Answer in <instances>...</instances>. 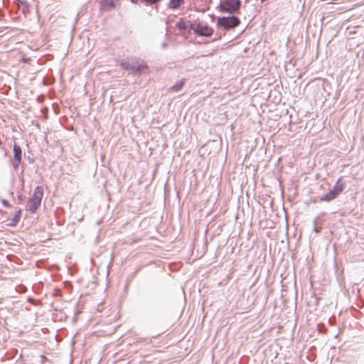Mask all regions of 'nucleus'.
<instances>
[{
    "label": "nucleus",
    "instance_id": "f257e3e1",
    "mask_svg": "<svg viewBox=\"0 0 364 364\" xmlns=\"http://www.w3.org/2000/svg\"><path fill=\"white\" fill-rule=\"evenodd\" d=\"M191 28L196 34L205 37H210L214 32L213 28L207 22L199 19L191 24Z\"/></svg>",
    "mask_w": 364,
    "mask_h": 364
},
{
    "label": "nucleus",
    "instance_id": "f03ea898",
    "mask_svg": "<svg viewBox=\"0 0 364 364\" xmlns=\"http://www.w3.org/2000/svg\"><path fill=\"white\" fill-rule=\"evenodd\" d=\"M43 196V189L41 186L35 188L32 197L28 201V210L31 213H36L41 203Z\"/></svg>",
    "mask_w": 364,
    "mask_h": 364
},
{
    "label": "nucleus",
    "instance_id": "7ed1b4c3",
    "mask_svg": "<svg viewBox=\"0 0 364 364\" xmlns=\"http://www.w3.org/2000/svg\"><path fill=\"white\" fill-rule=\"evenodd\" d=\"M121 66L125 70H130L134 73H141L148 70V65L140 60H133L132 63H122Z\"/></svg>",
    "mask_w": 364,
    "mask_h": 364
},
{
    "label": "nucleus",
    "instance_id": "20e7f679",
    "mask_svg": "<svg viewBox=\"0 0 364 364\" xmlns=\"http://www.w3.org/2000/svg\"><path fill=\"white\" fill-rule=\"evenodd\" d=\"M240 0H220V9L223 12L234 13L240 8Z\"/></svg>",
    "mask_w": 364,
    "mask_h": 364
},
{
    "label": "nucleus",
    "instance_id": "39448f33",
    "mask_svg": "<svg viewBox=\"0 0 364 364\" xmlns=\"http://www.w3.org/2000/svg\"><path fill=\"white\" fill-rule=\"evenodd\" d=\"M240 23L238 18L235 16H228L219 18L218 25L225 29H231L237 26Z\"/></svg>",
    "mask_w": 364,
    "mask_h": 364
},
{
    "label": "nucleus",
    "instance_id": "423d86ee",
    "mask_svg": "<svg viewBox=\"0 0 364 364\" xmlns=\"http://www.w3.org/2000/svg\"><path fill=\"white\" fill-rule=\"evenodd\" d=\"M14 168H18L22 160V150L20 146L17 144H14Z\"/></svg>",
    "mask_w": 364,
    "mask_h": 364
},
{
    "label": "nucleus",
    "instance_id": "0eeeda50",
    "mask_svg": "<svg viewBox=\"0 0 364 364\" xmlns=\"http://www.w3.org/2000/svg\"><path fill=\"white\" fill-rule=\"evenodd\" d=\"M345 188V181L343 177H340L335 185L333 186L332 191L338 196Z\"/></svg>",
    "mask_w": 364,
    "mask_h": 364
},
{
    "label": "nucleus",
    "instance_id": "6e6552de",
    "mask_svg": "<svg viewBox=\"0 0 364 364\" xmlns=\"http://www.w3.org/2000/svg\"><path fill=\"white\" fill-rule=\"evenodd\" d=\"M337 198V196L333 193L332 190L325 194L323 197L320 198L321 201L329 202L333 199Z\"/></svg>",
    "mask_w": 364,
    "mask_h": 364
},
{
    "label": "nucleus",
    "instance_id": "1a4fd4ad",
    "mask_svg": "<svg viewBox=\"0 0 364 364\" xmlns=\"http://www.w3.org/2000/svg\"><path fill=\"white\" fill-rule=\"evenodd\" d=\"M186 80L182 79L177 82L174 85L170 87V90L172 92H177L182 89L185 84Z\"/></svg>",
    "mask_w": 364,
    "mask_h": 364
},
{
    "label": "nucleus",
    "instance_id": "9d476101",
    "mask_svg": "<svg viewBox=\"0 0 364 364\" xmlns=\"http://www.w3.org/2000/svg\"><path fill=\"white\" fill-rule=\"evenodd\" d=\"M21 211L18 210L16 213L14 218L11 220V222L9 223L10 226H15L19 222L21 218Z\"/></svg>",
    "mask_w": 364,
    "mask_h": 364
},
{
    "label": "nucleus",
    "instance_id": "9b49d317",
    "mask_svg": "<svg viewBox=\"0 0 364 364\" xmlns=\"http://www.w3.org/2000/svg\"><path fill=\"white\" fill-rule=\"evenodd\" d=\"M176 27L179 30H185L187 28V26H186V23L184 21H179V22H178L176 23Z\"/></svg>",
    "mask_w": 364,
    "mask_h": 364
},
{
    "label": "nucleus",
    "instance_id": "f8f14e48",
    "mask_svg": "<svg viewBox=\"0 0 364 364\" xmlns=\"http://www.w3.org/2000/svg\"><path fill=\"white\" fill-rule=\"evenodd\" d=\"M182 0H171V5L173 8H176L180 6Z\"/></svg>",
    "mask_w": 364,
    "mask_h": 364
},
{
    "label": "nucleus",
    "instance_id": "ddd939ff",
    "mask_svg": "<svg viewBox=\"0 0 364 364\" xmlns=\"http://www.w3.org/2000/svg\"><path fill=\"white\" fill-rule=\"evenodd\" d=\"M2 203L3 205L6 207V208H9L10 207V204L6 200H2Z\"/></svg>",
    "mask_w": 364,
    "mask_h": 364
}]
</instances>
